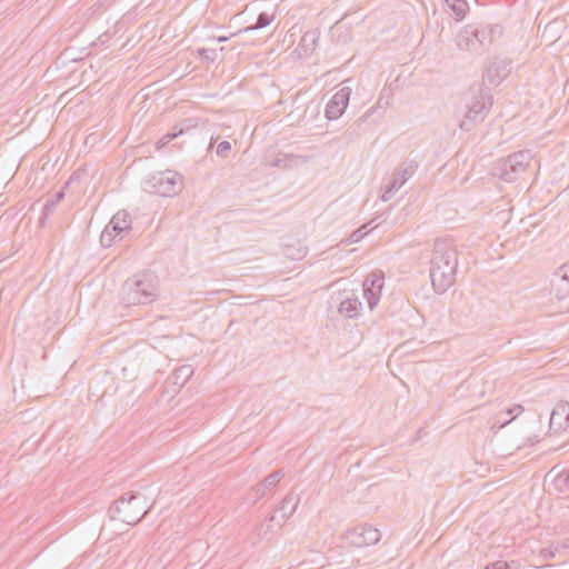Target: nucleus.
Segmentation results:
<instances>
[{
    "label": "nucleus",
    "instance_id": "9d476101",
    "mask_svg": "<svg viewBox=\"0 0 569 569\" xmlns=\"http://www.w3.org/2000/svg\"><path fill=\"white\" fill-rule=\"evenodd\" d=\"M383 284L385 276L381 271L371 272L365 279L362 283V291L370 310L379 303Z\"/></svg>",
    "mask_w": 569,
    "mask_h": 569
},
{
    "label": "nucleus",
    "instance_id": "a878e982",
    "mask_svg": "<svg viewBox=\"0 0 569 569\" xmlns=\"http://www.w3.org/2000/svg\"><path fill=\"white\" fill-rule=\"evenodd\" d=\"M523 411V408L521 405H515L513 407L507 409L506 415H513L512 418L508 420H501V417L499 416L497 418V423H499V429L506 427L509 425L517 416H519Z\"/></svg>",
    "mask_w": 569,
    "mask_h": 569
},
{
    "label": "nucleus",
    "instance_id": "423d86ee",
    "mask_svg": "<svg viewBox=\"0 0 569 569\" xmlns=\"http://www.w3.org/2000/svg\"><path fill=\"white\" fill-rule=\"evenodd\" d=\"M492 104V98L488 92L479 91L466 103V112L460 121V129L469 131L476 122L482 121Z\"/></svg>",
    "mask_w": 569,
    "mask_h": 569
},
{
    "label": "nucleus",
    "instance_id": "cd10ccee",
    "mask_svg": "<svg viewBox=\"0 0 569 569\" xmlns=\"http://www.w3.org/2000/svg\"><path fill=\"white\" fill-rule=\"evenodd\" d=\"M282 476V470H277L267 476L261 483L264 486L267 490L272 489L281 480Z\"/></svg>",
    "mask_w": 569,
    "mask_h": 569
},
{
    "label": "nucleus",
    "instance_id": "6ab92c4d",
    "mask_svg": "<svg viewBox=\"0 0 569 569\" xmlns=\"http://www.w3.org/2000/svg\"><path fill=\"white\" fill-rule=\"evenodd\" d=\"M194 370L190 365H183L174 370L172 376L169 378L170 382L178 387H183L189 379L193 376Z\"/></svg>",
    "mask_w": 569,
    "mask_h": 569
},
{
    "label": "nucleus",
    "instance_id": "39448f33",
    "mask_svg": "<svg viewBox=\"0 0 569 569\" xmlns=\"http://www.w3.org/2000/svg\"><path fill=\"white\" fill-rule=\"evenodd\" d=\"M142 188L162 197L174 196L180 188V174L171 170L151 173L144 179Z\"/></svg>",
    "mask_w": 569,
    "mask_h": 569
},
{
    "label": "nucleus",
    "instance_id": "473e14b6",
    "mask_svg": "<svg viewBox=\"0 0 569 569\" xmlns=\"http://www.w3.org/2000/svg\"><path fill=\"white\" fill-rule=\"evenodd\" d=\"M557 548H545L540 551V557L545 560L555 558Z\"/></svg>",
    "mask_w": 569,
    "mask_h": 569
},
{
    "label": "nucleus",
    "instance_id": "b1692460",
    "mask_svg": "<svg viewBox=\"0 0 569 569\" xmlns=\"http://www.w3.org/2000/svg\"><path fill=\"white\" fill-rule=\"evenodd\" d=\"M64 197V192L62 190L58 191L51 199L47 200L43 206L42 217L41 219H47L50 214L53 213L56 206L59 201H61Z\"/></svg>",
    "mask_w": 569,
    "mask_h": 569
},
{
    "label": "nucleus",
    "instance_id": "f3484780",
    "mask_svg": "<svg viewBox=\"0 0 569 569\" xmlns=\"http://www.w3.org/2000/svg\"><path fill=\"white\" fill-rule=\"evenodd\" d=\"M546 478H551V486L557 493L569 495V469L558 470L555 466Z\"/></svg>",
    "mask_w": 569,
    "mask_h": 569
},
{
    "label": "nucleus",
    "instance_id": "dca6fc26",
    "mask_svg": "<svg viewBox=\"0 0 569 569\" xmlns=\"http://www.w3.org/2000/svg\"><path fill=\"white\" fill-rule=\"evenodd\" d=\"M197 127V120L196 119H186L181 123L174 126L171 131L166 133L158 142L157 148L160 149L168 144L173 139L189 133L192 129Z\"/></svg>",
    "mask_w": 569,
    "mask_h": 569
},
{
    "label": "nucleus",
    "instance_id": "7c9ffc66",
    "mask_svg": "<svg viewBox=\"0 0 569 569\" xmlns=\"http://www.w3.org/2000/svg\"><path fill=\"white\" fill-rule=\"evenodd\" d=\"M230 150H231V143L229 141L224 140V141H221L220 143H218L216 153L220 158H227Z\"/></svg>",
    "mask_w": 569,
    "mask_h": 569
},
{
    "label": "nucleus",
    "instance_id": "a211bd4d",
    "mask_svg": "<svg viewBox=\"0 0 569 569\" xmlns=\"http://www.w3.org/2000/svg\"><path fill=\"white\" fill-rule=\"evenodd\" d=\"M320 32L317 29L307 31L300 39V42L296 49L301 58H309L315 51Z\"/></svg>",
    "mask_w": 569,
    "mask_h": 569
},
{
    "label": "nucleus",
    "instance_id": "c9c22d12",
    "mask_svg": "<svg viewBox=\"0 0 569 569\" xmlns=\"http://www.w3.org/2000/svg\"><path fill=\"white\" fill-rule=\"evenodd\" d=\"M371 112H372V110H371V109L367 110V112L365 113V116H363V117H365V118H368V117L371 114Z\"/></svg>",
    "mask_w": 569,
    "mask_h": 569
},
{
    "label": "nucleus",
    "instance_id": "ddd939ff",
    "mask_svg": "<svg viewBox=\"0 0 569 569\" xmlns=\"http://www.w3.org/2000/svg\"><path fill=\"white\" fill-rule=\"evenodd\" d=\"M569 426V402L559 401L551 411L549 427L555 432L566 430Z\"/></svg>",
    "mask_w": 569,
    "mask_h": 569
},
{
    "label": "nucleus",
    "instance_id": "4be33fe9",
    "mask_svg": "<svg viewBox=\"0 0 569 569\" xmlns=\"http://www.w3.org/2000/svg\"><path fill=\"white\" fill-rule=\"evenodd\" d=\"M274 19L273 14L261 12L252 26L244 28L243 32H250L268 27Z\"/></svg>",
    "mask_w": 569,
    "mask_h": 569
},
{
    "label": "nucleus",
    "instance_id": "0eeeda50",
    "mask_svg": "<svg viewBox=\"0 0 569 569\" xmlns=\"http://www.w3.org/2000/svg\"><path fill=\"white\" fill-rule=\"evenodd\" d=\"M131 229V218L126 211L117 212L100 234V243L104 248L111 247L116 240H121Z\"/></svg>",
    "mask_w": 569,
    "mask_h": 569
},
{
    "label": "nucleus",
    "instance_id": "f03ea898",
    "mask_svg": "<svg viewBox=\"0 0 569 569\" xmlns=\"http://www.w3.org/2000/svg\"><path fill=\"white\" fill-rule=\"evenodd\" d=\"M158 296V279L150 271L136 273L126 280L120 291L121 302L127 307L151 303Z\"/></svg>",
    "mask_w": 569,
    "mask_h": 569
},
{
    "label": "nucleus",
    "instance_id": "aec40b11",
    "mask_svg": "<svg viewBox=\"0 0 569 569\" xmlns=\"http://www.w3.org/2000/svg\"><path fill=\"white\" fill-rule=\"evenodd\" d=\"M443 2L448 6L457 21L462 20L469 9L466 0H443Z\"/></svg>",
    "mask_w": 569,
    "mask_h": 569
},
{
    "label": "nucleus",
    "instance_id": "412c9836",
    "mask_svg": "<svg viewBox=\"0 0 569 569\" xmlns=\"http://www.w3.org/2000/svg\"><path fill=\"white\" fill-rule=\"evenodd\" d=\"M501 33V27L495 26L492 28H478L477 27V38L479 39V49L486 44H490L496 34Z\"/></svg>",
    "mask_w": 569,
    "mask_h": 569
},
{
    "label": "nucleus",
    "instance_id": "c756f323",
    "mask_svg": "<svg viewBox=\"0 0 569 569\" xmlns=\"http://www.w3.org/2000/svg\"><path fill=\"white\" fill-rule=\"evenodd\" d=\"M485 569H517V562H507L505 560H498L486 565Z\"/></svg>",
    "mask_w": 569,
    "mask_h": 569
},
{
    "label": "nucleus",
    "instance_id": "7ed1b4c3",
    "mask_svg": "<svg viewBox=\"0 0 569 569\" xmlns=\"http://www.w3.org/2000/svg\"><path fill=\"white\" fill-rule=\"evenodd\" d=\"M147 498L140 493L130 491L121 496L109 509L110 518L127 525L134 526L151 509Z\"/></svg>",
    "mask_w": 569,
    "mask_h": 569
},
{
    "label": "nucleus",
    "instance_id": "5701e85b",
    "mask_svg": "<svg viewBox=\"0 0 569 569\" xmlns=\"http://www.w3.org/2000/svg\"><path fill=\"white\" fill-rule=\"evenodd\" d=\"M283 254L291 260H300L307 254V248L299 243L297 247L295 244H286Z\"/></svg>",
    "mask_w": 569,
    "mask_h": 569
},
{
    "label": "nucleus",
    "instance_id": "2eb2a0df",
    "mask_svg": "<svg viewBox=\"0 0 569 569\" xmlns=\"http://www.w3.org/2000/svg\"><path fill=\"white\" fill-rule=\"evenodd\" d=\"M477 37V27L467 26L457 34V46L461 50L476 51L479 49V39Z\"/></svg>",
    "mask_w": 569,
    "mask_h": 569
},
{
    "label": "nucleus",
    "instance_id": "f257e3e1",
    "mask_svg": "<svg viewBox=\"0 0 569 569\" xmlns=\"http://www.w3.org/2000/svg\"><path fill=\"white\" fill-rule=\"evenodd\" d=\"M458 254L452 241L438 239L430 259V280L437 293L446 292L456 281Z\"/></svg>",
    "mask_w": 569,
    "mask_h": 569
},
{
    "label": "nucleus",
    "instance_id": "2f4dec72",
    "mask_svg": "<svg viewBox=\"0 0 569 569\" xmlns=\"http://www.w3.org/2000/svg\"><path fill=\"white\" fill-rule=\"evenodd\" d=\"M556 278L561 281H569V262L562 264L556 272Z\"/></svg>",
    "mask_w": 569,
    "mask_h": 569
},
{
    "label": "nucleus",
    "instance_id": "9b49d317",
    "mask_svg": "<svg viewBox=\"0 0 569 569\" xmlns=\"http://www.w3.org/2000/svg\"><path fill=\"white\" fill-rule=\"evenodd\" d=\"M351 88L348 86H342L328 101L325 110V114L329 120L339 119L346 111L350 96Z\"/></svg>",
    "mask_w": 569,
    "mask_h": 569
},
{
    "label": "nucleus",
    "instance_id": "bb28decb",
    "mask_svg": "<svg viewBox=\"0 0 569 569\" xmlns=\"http://www.w3.org/2000/svg\"><path fill=\"white\" fill-rule=\"evenodd\" d=\"M373 221H371L372 223ZM370 224V222L368 224H363L361 226L360 228H358L357 230H355L350 237H349V242L350 243H356V242H359L361 239H363V237L366 234H368L372 229H375L377 226L372 227L371 229H368V226Z\"/></svg>",
    "mask_w": 569,
    "mask_h": 569
},
{
    "label": "nucleus",
    "instance_id": "c85d7f7f",
    "mask_svg": "<svg viewBox=\"0 0 569 569\" xmlns=\"http://www.w3.org/2000/svg\"><path fill=\"white\" fill-rule=\"evenodd\" d=\"M197 53L200 58L209 63L214 62L218 58V51L211 48H199Z\"/></svg>",
    "mask_w": 569,
    "mask_h": 569
},
{
    "label": "nucleus",
    "instance_id": "f8f14e48",
    "mask_svg": "<svg viewBox=\"0 0 569 569\" xmlns=\"http://www.w3.org/2000/svg\"><path fill=\"white\" fill-rule=\"evenodd\" d=\"M417 164L415 162H407L399 167L392 177L391 183L385 189L380 199L389 201L393 194L399 191L403 184L415 174Z\"/></svg>",
    "mask_w": 569,
    "mask_h": 569
},
{
    "label": "nucleus",
    "instance_id": "20e7f679",
    "mask_svg": "<svg viewBox=\"0 0 569 569\" xmlns=\"http://www.w3.org/2000/svg\"><path fill=\"white\" fill-rule=\"evenodd\" d=\"M531 159L530 150L513 152L506 158L497 159L491 166V173L505 182H513L526 171Z\"/></svg>",
    "mask_w": 569,
    "mask_h": 569
},
{
    "label": "nucleus",
    "instance_id": "4468645a",
    "mask_svg": "<svg viewBox=\"0 0 569 569\" xmlns=\"http://www.w3.org/2000/svg\"><path fill=\"white\" fill-rule=\"evenodd\" d=\"M300 498L298 495L290 492L281 501L279 508L276 510L278 516L272 515L269 521L277 520L278 525L281 526L297 509Z\"/></svg>",
    "mask_w": 569,
    "mask_h": 569
},
{
    "label": "nucleus",
    "instance_id": "1a4fd4ad",
    "mask_svg": "<svg viewBox=\"0 0 569 569\" xmlns=\"http://www.w3.org/2000/svg\"><path fill=\"white\" fill-rule=\"evenodd\" d=\"M330 305L337 306L338 312L346 318H357L362 308V303L352 290L333 291L330 297Z\"/></svg>",
    "mask_w": 569,
    "mask_h": 569
},
{
    "label": "nucleus",
    "instance_id": "6e6552de",
    "mask_svg": "<svg viewBox=\"0 0 569 569\" xmlns=\"http://www.w3.org/2000/svg\"><path fill=\"white\" fill-rule=\"evenodd\" d=\"M342 539L347 545L363 548L376 545L381 539V533L371 525L362 523L348 529Z\"/></svg>",
    "mask_w": 569,
    "mask_h": 569
},
{
    "label": "nucleus",
    "instance_id": "f704fd0d",
    "mask_svg": "<svg viewBox=\"0 0 569 569\" xmlns=\"http://www.w3.org/2000/svg\"><path fill=\"white\" fill-rule=\"evenodd\" d=\"M226 40H227V37H219V38L217 39V41H218V42H223V41H226Z\"/></svg>",
    "mask_w": 569,
    "mask_h": 569
},
{
    "label": "nucleus",
    "instance_id": "393cba45",
    "mask_svg": "<svg viewBox=\"0 0 569 569\" xmlns=\"http://www.w3.org/2000/svg\"><path fill=\"white\" fill-rule=\"evenodd\" d=\"M303 162H307V159H303L302 157L298 156H288V158L286 159H276L273 166L280 168H288Z\"/></svg>",
    "mask_w": 569,
    "mask_h": 569
},
{
    "label": "nucleus",
    "instance_id": "72a5a7b5",
    "mask_svg": "<svg viewBox=\"0 0 569 569\" xmlns=\"http://www.w3.org/2000/svg\"><path fill=\"white\" fill-rule=\"evenodd\" d=\"M266 490H267V489L264 488V486H263L262 483H258V485H256V486L252 488V492H253V493H254V496H256L254 501H256V500H258L259 498L263 497V496H264V493H266Z\"/></svg>",
    "mask_w": 569,
    "mask_h": 569
}]
</instances>
